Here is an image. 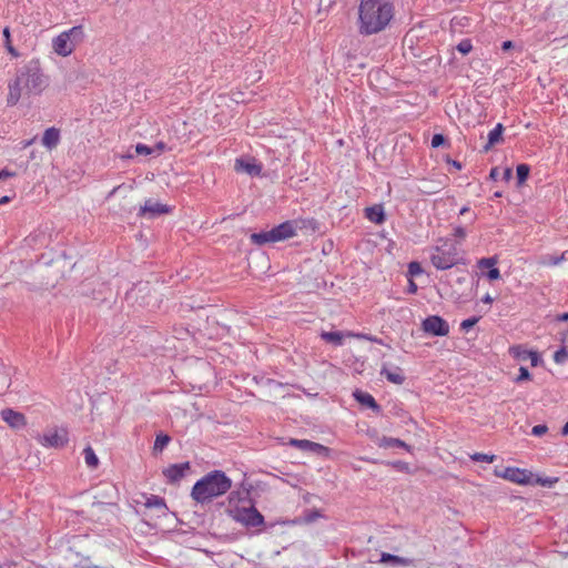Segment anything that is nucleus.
Wrapping results in <instances>:
<instances>
[{"instance_id": "nucleus-18", "label": "nucleus", "mask_w": 568, "mask_h": 568, "mask_svg": "<svg viewBox=\"0 0 568 568\" xmlns=\"http://www.w3.org/2000/svg\"><path fill=\"white\" fill-rule=\"evenodd\" d=\"M60 142V131L55 128H49L42 136V145L48 150L54 149Z\"/></svg>"}, {"instance_id": "nucleus-60", "label": "nucleus", "mask_w": 568, "mask_h": 568, "mask_svg": "<svg viewBox=\"0 0 568 568\" xmlns=\"http://www.w3.org/2000/svg\"><path fill=\"white\" fill-rule=\"evenodd\" d=\"M566 39L568 40V36L566 37Z\"/></svg>"}, {"instance_id": "nucleus-43", "label": "nucleus", "mask_w": 568, "mask_h": 568, "mask_svg": "<svg viewBox=\"0 0 568 568\" xmlns=\"http://www.w3.org/2000/svg\"><path fill=\"white\" fill-rule=\"evenodd\" d=\"M408 271L412 275H417L422 272L420 265L417 262H412L408 265Z\"/></svg>"}, {"instance_id": "nucleus-52", "label": "nucleus", "mask_w": 568, "mask_h": 568, "mask_svg": "<svg viewBox=\"0 0 568 568\" xmlns=\"http://www.w3.org/2000/svg\"><path fill=\"white\" fill-rule=\"evenodd\" d=\"M416 291H417V285L413 281H410L409 282V293H416Z\"/></svg>"}, {"instance_id": "nucleus-40", "label": "nucleus", "mask_w": 568, "mask_h": 568, "mask_svg": "<svg viewBox=\"0 0 568 568\" xmlns=\"http://www.w3.org/2000/svg\"><path fill=\"white\" fill-rule=\"evenodd\" d=\"M528 379H530L529 371L525 366H520L519 375L517 376L516 382L520 383L523 381H528Z\"/></svg>"}, {"instance_id": "nucleus-32", "label": "nucleus", "mask_w": 568, "mask_h": 568, "mask_svg": "<svg viewBox=\"0 0 568 568\" xmlns=\"http://www.w3.org/2000/svg\"><path fill=\"white\" fill-rule=\"evenodd\" d=\"M529 166L527 164H519L516 169V173H517V179H518V183L521 184L524 183L528 175H529Z\"/></svg>"}, {"instance_id": "nucleus-25", "label": "nucleus", "mask_w": 568, "mask_h": 568, "mask_svg": "<svg viewBox=\"0 0 568 568\" xmlns=\"http://www.w3.org/2000/svg\"><path fill=\"white\" fill-rule=\"evenodd\" d=\"M381 562L384 564H393L395 566H409L412 564V560L408 558L399 557L396 555L383 552L381 556Z\"/></svg>"}, {"instance_id": "nucleus-4", "label": "nucleus", "mask_w": 568, "mask_h": 568, "mask_svg": "<svg viewBox=\"0 0 568 568\" xmlns=\"http://www.w3.org/2000/svg\"><path fill=\"white\" fill-rule=\"evenodd\" d=\"M17 77L22 83L24 93L28 95L40 94L48 84L38 62L31 61L20 68L17 72Z\"/></svg>"}, {"instance_id": "nucleus-8", "label": "nucleus", "mask_w": 568, "mask_h": 568, "mask_svg": "<svg viewBox=\"0 0 568 568\" xmlns=\"http://www.w3.org/2000/svg\"><path fill=\"white\" fill-rule=\"evenodd\" d=\"M497 477L504 478L515 484L526 485L531 483L532 474L526 469L517 467H506L503 470H495Z\"/></svg>"}, {"instance_id": "nucleus-23", "label": "nucleus", "mask_w": 568, "mask_h": 568, "mask_svg": "<svg viewBox=\"0 0 568 568\" xmlns=\"http://www.w3.org/2000/svg\"><path fill=\"white\" fill-rule=\"evenodd\" d=\"M376 444L378 445V447H382V448L400 447V448H405V449L409 450V446H407L405 442H403L398 438L383 436L382 438L377 439Z\"/></svg>"}, {"instance_id": "nucleus-19", "label": "nucleus", "mask_w": 568, "mask_h": 568, "mask_svg": "<svg viewBox=\"0 0 568 568\" xmlns=\"http://www.w3.org/2000/svg\"><path fill=\"white\" fill-rule=\"evenodd\" d=\"M365 216L375 224H382L385 221V213L382 205H373L365 210Z\"/></svg>"}, {"instance_id": "nucleus-33", "label": "nucleus", "mask_w": 568, "mask_h": 568, "mask_svg": "<svg viewBox=\"0 0 568 568\" xmlns=\"http://www.w3.org/2000/svg\"><path fill=\"white\" fill-rule=\"evenodd\" d=\"M496 264H497V258L496 257H483V258H480L478 261L477 266L480 270H484V268L490 270Z\"/></svg>"}, {"instance_id": "nucleus-35", "label": "nucleus", "mask_w": 568, "mask_h": 568, "mask_svg": "<svg viewBox=\"0 0 568 568\" xmlns=\"http://www.w3.org/2000/svg\"><path fill=\"white\" fill-rule=\"evenodd\" d=\"M473 49L471 41L469 39H464L457 44V50L462 54H468Z\"/></svg>"}, {"instance_id": "nucleus-29", "label": "nucleus", "mask_w": 568, "mask_h": 568, "mask_svg": "<svg viewBox=\"0 0 568 568\" xmlns=\"http://www.w3.org/2000/svg\"><path fill=\"white\" fill-rule=\"evenodd\" d=\"M171 437L166 434H159L155 438L154 445H153V452L161 453L170 443Z\"/></svg>"}, {"instance_id": "nucleus-11", "label": "nucleus", "mask_w": 568, "mask_h": 568, "mask_svg": "<svg viewBox=\"0 0 568 568\" xmlns=\"http://www.w3.org/2000/svg\"><path fill=\"white\" fill-rule=\"evenodd\" d=\"M190 469V464L181 463L173 464L163 470L164 476L168 478L170 483H176L181 480Z\"/></svg>"}, {"instance_id": "nucleus-17", "label": "nucleus", "mask_w": 568, "mask_h": 568, "mask_svg": "<svg viewBox=\"0 0 568 568\" xmlns=\"http://www.w3.org/2000/svg\"><path fill=\"white\" fill-rule=\"evenodd\" d=\"M290 445L301 450L313 453H321L322 450L326 449L323 445L307 439H291Z\"/></svg>"}, {"instance_id": "nucleus-10", "label": "nucleus", "mask_w": 568, "mask_h": 568, "mask_svg": "<svg viewBox=\"0 0 568 568\" xmlns=\"http://www.w3.org/2000/svg\"><path fill=\"white\" fill-rule=\"evenodd\" d=\"M0 415L1 418L13 429H21L27 425L24 415L11 408L2 409Z\"/></svg>"}, {"instance_id": "nucleus-5", "label": "nucleus", "mask_w": 568, "mask_h": 568, "mask_svg": "<svg viewBox=\"0 0 568 568\" xmlns=\"http://www.w3.org/2000/svg\"><path fill=\"white\" fill-rule=\"evenodd\" d=\"M84 39L82 26H74L52 39V49L59 57H69Z\"/></svg>"}, {"instance_id": "nucleus-39", "label": "nucleus", "mask_w": 568, "mask_h": 568, "mask_svg": "<svg viewBox=\"0 0 568 568\" xmlns=\"http://www.w3.org/2000/svg\"><path fill=\"white\" fill-rule=\"evenodd\" d=\"M485 276L489 280V281H496V280H499L500 278V271L496 267V265L494 267H491L490 270L487 271V273L485 274Z\"/></svg>"}, {"instance_id": "nucleus-14", "label": "nucleus", "mask_w": 568, "mask_h": 568, "mask_svg": "<svg viewBox=\"0 0 568 568\" xmlns=\"http://www.w3.org/2000/svg\"><path fill=\"white\" fill-rule=\"evenodd\" d=\"M169 211V206H166L165 204L148 200L145 201L144 205L141 206L140 215H150V217H154L156 215L168 213Z\"/></svg>"}, {"instance_id": "nucleus-28", "label": "nucleus", "mask_w": 568, "mask_h": 568, "mask_svg": "<svg viewBox=\"0 0 568 568\" xmlns=\"http://www.w3.org/2000/svg\"><path fill=\"white\" fill-rule=\"evenodd\" d=\"M83 456H84V460H85V464L88 465V467H90V468L98 467L99 458L95 455V453L91 446H88L83 449Z\"/></svg>"}, {"instance_id": "nucleus-57", "label": "nucleus", "mask_w": 568, "mask_h": 568, "mask_svg": "<svg viewBox=\"0 0 568 568\" xmlns=\"http://www.w3.org/2000/svg\"><path fill=\"white\" fill-rule=\"evenodd\" d=\"M468 211H469V209L467 206H464V207L460 209L459 214L463 215V214H465Z\"/></svg>"}, {"instance_id": "nucleus-7", "label": "nucleus", "mask_w": 568, "mask_h": 568, "mask_svg": "<svg viewBox=\"0 0 568 568\" xmlns=\"http://www.w3.org/2000/svg\"><path fill=\"white\" fill-rule=\"evenodd\" d=\"M423 331L433 336H446L449 333L448 323L440 316L432 315L422 323Z\"/></svg>"}, {"instance_id": "nucleus-13", "label": "nucleus", "mask_w": 568, "mask_h": 568, "mask_svg": "<svg viewBox=\"0 0 568 568\" xmlns=\"http://www.w3.org/2000/svg\"><path fill=\"white\" fill-rule=\"evenodd\" d=\"M67 442V434L58 430L44 434L41 438V444L47 447H63Z\"/></svg>"}, {"instance_id": "nucleus-42", "label": "nucleus", "mask_w": 568, "mask_h": 568, "mask_svg": "<svg viewBox=\"0 0 568 568\" xmlns=\"http://www.w3.org/2000/svg\"><path fill=\"white\" fill-rule=\"evenodd\" d=\"M547 430H548V428L546 425H536L531 429V435L539 437V436L546 434Z\"/></svg>"}, {"instance_id": "nucleus-26", "label": "nucleus", "mask_w": 568, "mask_h": 568, "mask_svg": "<svg viewBox=\"0 0 568 568\" xmlns=\"http://www.w3.org/2000/svg\"><path fill=\"white\" fill-rule=\"evenodd\" d=\"M509 354L517 361L526 362L531 355V351H528L520 345H515L509 348Z\"/></svg>"}, {"instance_id": "nucleus-21", "label": "nucleus", "mask_w": 568, "mask_h": 568, "mask_svg": "<svg viewBox=\"0 0 568 568\" xmlns=\"http://www.w3.org/2000/svg\"><path fill=\"white\" fill-rule=\"evenodd\" d=\"M381 374L393 384L402 385L405 381V376L403 375L402 369L398 367L393 371L383 367Z\"/></svg>"}, {"instance_id": "nucleus-56", "label": "nucleus", "mask_w": 568, "mask_h": 568, "mask_svg": "<svg viewBox=\"0 0 568 568\" xmlns=\"http://www.w3.org/2000/svg\"><path fill=\"white\" fill-rule=\"evenodd\" d=\"M452 164L454 168H456L457 170H460L462 169V164L458 162V161H452Z\"/></svg>"}, {"instance_id": "nucleus-44", "label": "nucleus", "mask_w": 568, "mask_h": 568, "mask_svg": "<svg viewBox=\"0 0 568 568\" xmlns=\"http://www.w3.org/2000/svg\"><path fill=\"white\" fill-rule=\"evenodd\" d=\"M467 235L466 230L463 226H455L454 227V236L458 239H465Z\"/></svg>"}, {"instance_id": "nucleus-31", "label": "nucleus", "mask_w": 568, "mask_h": 568, "mask_svg": "<svg viewBox=\"0 0 568 568\" xmlns=\"http://www.w3.org/2000/svg\"><path fill=\"white\" fill-rule=\"evenodd\" d=\"M566 258H567V252L562 253L559 256L547 255V256L544 257L542 263L546 264V265L556 266V265H559Z\"/></svg>"}, {"instance_id": "nucleus-49", "label": "nucleus", "mask_w": 568, "mask_h": 568, "mask_svg": "<svg viewBox=\"0 0 568 568\" xmlns=\"http://www.w3.org/2000/svg\"><path fill=\"white\" fill-rule=\"evenodd\" d=\"M511 175H513L511 169L507 168V169L504 170V179L506 181L510 180Z\"/></svg>"}, {"instance_id": "nucleus-37", "label": "nucleus", "mask_w": 568, "mask_h": 568, "mask_svg": "<svg viewBox=\"0 0 568 568\" xmlns=\"http://www.w3.org/2000/svg\"><path fill=\"white\" fill-rule=\"evenodd\" d=\"M567 359H568V352L566 351L565 347H562V348H560V349L555 352L554 361L557 364H564Z\"/></svg>"}, {"instance_id": "nucleus-48", "label": "nucleus", "mask_w": 568, "mask_h": 568, "mask_svg": "<svg viewBox=\"0 0 568 568\" xmlns=\"http://www.w3.org/2000/svg\"><path fill=\"white\" fill-rule=\"evenodd\" d=\"M498 174H499L498 169H497V168H493V169L490 170L489 176H490V179H493V180H497V179H498Z\"/></svg>"}, {"instance_id": "nucleus-47", "label": "nucleus", "mask_w": 568, "mask_h": 568, "mask_svg": "<svg viewBox=\"0 0 568 568\" xmlns=\"http://www.w3.org/2000/svg\"><path fill=\"white\" fill-rule=\"evenodd\" d=\"M13 176L12 172H9L7 170L0 171V181Z\"/></svg>"}, {"instance_id": "nucleus-55", "label": "nucleus", "mask_w": 568, "mask_h": 568, "mask_svg": "<svg viewBox=\"0 0 568 568\" xmlns=\"http://www.w3.org/2000/svg\"><path fill=\"white\" fill-rule=\"evenodd\" d=\"M561 433L562 435L567 436L568 435V422L564 425L562 429H561Z\"/></svg>"}, {"instance_id": "nucleus-9", "label": "nucleus", "mask_w": 568, "mask_h": 568, "mask_svg": "<svg viewBox=\"0 0 568 568\" xmlns=\"http://www.w3.org/2000/svg\"><path fill=\"white\" fill-rule=\"evenodd\" d=\"M234 169L236 172H243L250 176H258L262 173V165L255 159H236Z\"/></svg>"}, {"instance_id": "nucleus-46", "label": "nucleus", "mask_w": 568, "mask_h": 568, "mask_svg": "<svg viewBox=\"0 0 568 568\" xmlns=\"http://www.w3.org/2000/svg\"><path fill=\"white\" fill-rule=\"evenodd\" d=\"M153 149H154V153L159 155L164 151L165 144L163 142H159L154 145Z\"/></svg>"}, {"instance_id": "nucleus-24", "label": "nucleus", "mask_w": 568, "mask_h": 568, "mask_svg": "<svg viewBox=\"0 0 568 568\" xmlns=\"http://www.w3.org/2000/svg\"><path fill=\"white\" fill-rule=\"evenodd\" d=\"M251 241L257 245H264L266 243H275L274 234L272 230L263 231L258 233L251 234Z\"/></svg>"}, {"instance_id": "nucleus-51", "label": "nucleus", "mask_w": 568, "mask_h": 568, "mask_svg": "<svg viewBox=\"0 0 568 568\" xmlns=\"http://www.w3.org/2000/svg\"><path fill=\"white\" fill-rule=\"evenodd\" d=\"M557 321L559 322H566L568 321V313H562L557 316Z\"/></svg>"}, {"instance_id": "nucleus-30", "label": "nucleus", "mask_w": 568, "mask_h": 568, "mask_svg": "<svg viewBox=\"0 0 568 568\" xmlns=\"http://www.w3.org/2000/svg\"><path fill=\"white\" fill-rule=\"evenodd\" d=\"M558 477H540L537 476L534 480L535 484L542 487L551 488L558 483Z\"/></svg>"}, {"instance_id": "nucleus-53", "label": "nucleus", "mask_w": 568, "mask_h": 568, "mask_svg": "<svg viewBox=\"0 0 568 568\" xmlns=\"http://www.w3.org/2000/svg\"><path fill=\"white\" fill-rule=\"evenodd\" d=\"M511 47H513L511 41H505V42L503 43V50H508V49H510Z\"/></svg>"}, {"instance_id": "nucleus-2", "label": "nucleus", "mask_w": 568, "mask_h": 568, "mask_svg": "<svg viewBox=\"0 0 568 568\" xmlns=\"http://www.w3.org/2000/svg\"><path fill=\"white\" fill-rule=\"evenodd\" d=\"M231 487L232 480L224 471L212 470L194 484L191 497L199 504H206L226 494Z\"/></svg>"}, {"instance_id": "nucleus-16", "label": "nucleus", "mask_w": 568, "mask_h": 568, "mask_svg": "<svg viewBox=\"0 0 568 568\" xmlns=\"http://www.w3.org/2000/svg\"><path fill=\"white\" fill-rule=\"evenodd\" d=\"M353 396L356 399V402H358L361 405L366 406V407L373 409L374 412L381 410L379 405L377 404L375 398L369 393L363 392L361 389H356L353 393Z\"/></svg>"}, {"instance_id": "nucleus-15", "label": "nucleus", "mask_w": 568, "mask_h": 568, "mask_svg": "<svg viewBox=\"0 0 568 568\" xmlns=\"http://www.w3.org/2000/svg\"><path fill=\"white\" fill-rule=\"evenodd\" d=\"M24 93V89L22 87V83L20 82L19 78L16 75V79L13 82L9 84V94L7 98V102L9 105H16L20 98Z\"/></svg>"}, {"instance_id": "nucleus-50", "label": "nucleus", "mask_w": 568, "mask_h": 568, "mask_svg": "<svg viewBox=\"0 0 568 568\" xmlns=\"http://www.w3.org/2000/svg\"><path fill=\"white\" fill-rule=\"evenodd\" d=\"M481 301L486 304H491L494 302V298L490 296V294H486Z\"/></svg>"}, {"instance_id": "nucleus-45", "label": "nucleus", "mask_w": 568, "mask_h": 568, "mask_svg": "<svg viewBox=\"0 0 568 568\" xmlns=\"http://www.w3.org/2000/svg\"><path fill=\"white\" fill-rule=\"evenodd\" d=\"M528 361H530L531 366L536 367L540 363V357L537 352L531 351V355L528 357Z\"/></svg>"}, {"instance_id": "nucleus-22", "label": "nucleus", "mask_w": 568, "mask_h": 568, "mask_svg": "<svg viewBox=\"0 0 568 568\" xmlns=\"http://www.w3.org/2000/svg\"><path fill=\"white\" fill-rule=\"evenodd\" d=\"M146 508H155L160 511L161 515H165L168 513V507L165 500L156 495H151L145 500Z\"/></svg>"}, {"instance_id": "nucleus-54", "label": "nucleus", "mask_w": 568, "mask_h": 568, "mask_svg": "<svg viewBox=\"0 0 568 568\" xmlns=\"http://www.w3.org/2000/svg\"><path fill=\"white\" fill-rule=\"evenodd\" d=\"M9 201H10V197H9V196H2V197H0V205H1V204H6V203H8Z\"/></svg>"}, {"instance_id": "nucleus-36", "label": "nucleus", "mask_w": 568, "mask_h": 568, "mask_svg": "<svg viewBox=\"0 0 568 568\" xmlns=\"http://www.w3.org/2000/svg\"><path fill=\"white\" fill-rule=\"evenodd\" d=\"M479 318L480 317H478V316H473V317L464 320L460 323V328L465 332H468L473 326H475L478 323Z\"/></svg>"}, {"instance_id": "nucleus-41", "label": "nucleus", "mask_w": 568, "mask_h": 568, "mask_svg": "<svg viewBox=\"0 0 568 568\" xmlns=\"http://www.w3.org/2000/svg\"><path fill=\"white\" fill-rule=\"evenodd\" d=\"M444 143H445V138L443 134H434L433 135L432 142H430L433 148H439Z\"/></svg>"}, {"instance_id": "nucleus-34", "label": "nucleus", "mask_w": 568, "mask_h": 568, "mask_svg": "<svg viewBox=\"0 0 568 568\" xmlns=\"http://www.w3.org/2000/svg\"><path fill=\"white\" fill-rule=\"evenodd\" d=\"M474 462H483V463H493L495 460V455H488L483 453H475L470 456Z\"/></svg>"}, {"instance_id": "nucleus-6", "label": "nucleus", "mask_w": 568, "mask_h": 568, "mask_svg": "<svg viewBox=\"0 0 568 568\" xmlns=\"http://www.w3.org/2000/svg\"><path fill=\"white\" fill-rule=\"evenodd\" d=\"M227 514L233 520L247 528H255L264 525L263 515L254 506H236L227 509Z\"/></svg>"}, {"instance_id": "nucleus-27", "label": "nucleus", "mask_w": 568, "mask_h": 568, "mask_svg": "<svg viewBox=\"0 0 568 568\" xmlns=\"http://www.w3.org/2000/svg\"><path fill=\"white\" fill-rule=\"evenodd\" d=\"M321 337L328 343H332L334 345H342L343 343V333L338 331H332V332H323L321 334Z\"/></svg>"}, {"instance_id": "nucleus-20", "label": "nucleus", "mask_w": 568, "mask_h": 568, "mask_svg": "<svg viewBox=\"0 0 568 568\" xmlns=\"http://www.w3.org/2000/svg\"><path fill=\"white\" fill-rule=\"evenodd\" d=\"M504 126L501 123H497L495 128L488 133V141L485 145V150L488 151L495 144H498L503 140Z\"/></svg>"}, {"instance_id": "nucleus-1", "label": "nucleus", "mask_w": 568, "mask_h": 568, "mask_svg": "<svg viewBox=\"0 0 568 568\" xmlns=\"http://www.w3.org/2000/svg\"><path fill=\"white\" fill-rule=\"evenodd\" d=\"M393 0H361L357 28L362 36H373L384 31L393 20Z\"/></svg>"}, {"instance_id": "nucleus-3", "label": "nucleus", "mask_w": 568, "mask_h": 568, "mask_svg": "<svg viewBox=\"0 0 568 568\" xmlns=\"http://www.w3.org/2000/svg\"><path fill=\"white\" fill-rule=\"evenodd\" d=\"M430 262L437 270H449L459 262L458 250L448 239H440L430 250Z\"/></svg>"}, {"instance_id": "nucleus-59", "label": "nucleus", "mask_w": 568, "mask_h": 568, "mask_svg": "<svg viewBox=\"0 0 568 568\" xmlns=\"http://www.w3.org/2000/svg\"><path fill=\"white\" fill-rule=\"evenodd\" d=\"M118 189H119V186L114 187V189L110 192L109 196L114 195V194L116 193Z\"/></svg>"}, {"instance_id": "nucleus-38", "label": "nucleus", "mask_w": 568, "mask_h": 568, "mask_svg": "<svg viewBox=\"0 0 568 568\" xmlns=\"http://www.w3.org/2000/svg\"><path fill=\"white\" fill-rule=\"evenodd\" d=\"M135 152L140 155H150L154 154V149L146 144L138 143L135 145Z\"/></svg>"}, {"instance_id": "nucleus-58", "label": "nucleus", "mask_w": 568, "mask_h": 568, "mask_svg": "<svg viewBox=\"0 0 568 568\" xmlns=\"http://www.w3.org/2000/svg\"><path fill=\"white\" fill-rule=\"evenodd\" d=\"M3 34H4V37H6L7 39L9 38L10 33H9V29H8V28H6V29L3 30Z\"/></svg>"}, {"instance_id": "nucleus-12", "label": "nucleus", "mask_w": 568, "mask_h": 568, "mask_svg": "<svg viewBox=\"0 0 568 568\" xmlns=\"http://www.w3.org/2000/svg\"><path fill=\"white\" fill-rule=\"evenodd\" d=\"M272 232L274 234L275 242H280L293 237L296 230L293 222L286 221L273 227Z\"/></svg>"}]
</instances>
